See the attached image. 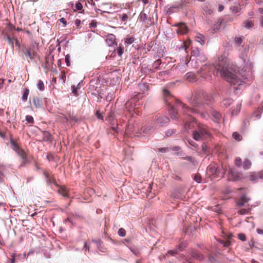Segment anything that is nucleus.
Segmentation results:
<instances>
[{"label": "nucleus", "instance_id": "1", "mask_svg": "<svg viewBox=\"0 0 263 263\" xmlns=\"http://www.w3.org/2000/svg\"><path fill=\"white\" fill-rule=\"evenodd\" d=\"M220 74L231 86H233L235 93H238V90L241 89L243 82L238 78L236 70L232 71L231 67H223L220 70Z\"/></svg>", "mask_w": 263, "mask_h": 263}, {"label": "nucleus", "instance_id": "2", "mask_svg": "<svg viewBox=\"0 0 263 263\" xmlns=\"http://www.w3.org/2000/svg\"><path fill=\"white\" fill-rule=\"evenodd\" d=\"M203 101L208 106H210L214 102L213 95L203 90H198L190 100V103L193 107L202 108Z\"/></svg>", "mask_w": 263, "mask_h": 263}, {"label": "nucleus", "instance_id": "3", "mask_svg": "<svg viewBox=\"0 0 263 263\" xmlns=\"http://www.w3.org/2000/svg\"><path fill=\"white\" fill-rule=\"evenodd\" d=\"M138 86L140 91L136 94H133L131 99L125 104V107L132 116L134 115V108L136 106L135 102L142 98L148 90V85L146 83L139 84Z\"/></svg>", "mask_w": 263, "mask_h": 263}, {"label": "nucleus", "instance_id": "4", "mask_svg": "<svg viewBox=\"0 0 263 263\" xmlns=\"http://www.w3.org/2000/svg\"><path fill=\"white\" fill-rule=\"evenodd\" d=\"M126 111H124V112L123 114L122 119V120L123 122H125L126 120H127L128 121V124L126 126L125 134L127 136H130L132 134L135 132L137 133L139 129V127L137 122L134 121V122L129 120L128 119L129 117H133L134 116V115L132 116V114H130L129 111L127 110V109L125 108ZM135 108H134V114H137L136 111L135 110Z\"/></svg>", "mask_w": 263, "mask_h": 263}, {"label": "nucleus", "instance_id": "5", "mask_svg": "<svg viewBox=\"0 0 263 263\" xmlns=\"http://www.w3.org/2000/svg\"><path fill=\"white\" fill-rule=\"evenodd\" d=\"M218 70L219 69L218 68L216 69V67L214 65L205 64L200 67L197 73L202 78L211 80L212 79V74L214 76L215 72L217 73Z\"/></svg>", "mask_w": 263, "mask_h": 263}, {"label": "nucleus", "instance_id": "6", "mask_svg": "<svg viewBox=\"0 0 263 263\" xmlns=\"http://www.w3.org/2000/svg\"><path fill=\"white\" fill-rule=\"evenodd\" d=\"M163 93L164 97V101L166 105L169 106L168 112L169 115L173 120H177L179 119L177 116V113L176 112L175 107L172 105L173 97L171 96L170 91L165 89L163 90Z\"/></svg>", "mask_w": 263, "mask_h": 263}, {"label": "nucleus", "instance_id": "7", "mask_svg": "<svg viewBox=\"0 0 263 263\" xmlns=\"http://www.w3.org/2000/svg\"><path fill=\"white\" fill-rule=\"evenodd\" d=\"M210 136V133L205 126H199L193 132V137L196 141L205 140Z\"/></svg>", "mask_w": 263, "mask_h": 263}, {"label": "nucleus", "instance_id": "8", "mask_svg": "<svg viewBox=\"0 0 263 263\" xmlns=\"http://www.w3.org/2000/svg\"><path fill=\"white\" fill-rule=\"evenodd\" d=\"M117 116L113 111H110L106 118V120L111 124V128L116 133L119 132L120 128L118 127L119 124L117 123Z\"/></svg>", "mask_w": 263, "mask_h": 263}, {"label": "nucleus", "instance_id": "9", "mask_svg": "<svg viewBox=\"0 0 263 263\" xmlns=\"http://www.w3.org/2000/svg\"><path fill=\"white\" fill-rule=\"evenodd\" d=\"M243 178L241 173L236 171L235 169L230 168L228 175V179L231 181H237Z\"/></svg>", "mask_w": 263, "mask_h": 263}, {"label": "nucleus", "instance_id": "10", "mask_svg": "<svg viewBox=\"0 0 263 263\" xmlns=\"http://www.w3.org/2000/svg\"><path fill=\"white\" fill-rule=\"evenodd\" d=\"M10 143L13 146V150L15 151L21 157L23 160V163L21 165H24L25 162L27 161V156L26 153L24 151L20 148L19 146L14 142L12 138L10 139Z\"/></svg>", "mask_w": 263, "mask_h": 263}, {"label": "nucleus", "instance_id": "11", "mask_svg": "<svg viewBox=\"0 0 263 263\" xmlns=\"http://www.w3.org/2000/svg\"><path fill=\"white\" fill-rule=\"evenodd\" d=\"M176 104L179 107L181 108L183 114L191 116V114H197L198 112L196 109L190 108L186 106L184 104L181 103L179 100H176Z\"/></svg>", "mask_w": 263, "mask_h": 263}, {"label": "nucleus", "instance_id": "12", "mask_svg": "<svg viewBox=\"0 0 263 263\" xmlns=\"http://www.w3.org/2000/svg\"><path fill=\"white\" fill-rule=\"evenodd\" d=\"M174 26L178 27L176 32L178 34L183 35L187 33L189 31V28L184 23H177L175 24Z\"/></svg>", "mask_w": 263, "mask_h": 263}, {"label": "nucleus", "instance_id": "13", "mask_svg": "<svg viewBox=\"0 0 263 263\" xmlns=\"http://www.w3.org/2000/svg\"><path fill=\"white\" fill-rule=\"evenodd\" d=\"M185 64L187 65V67L191 66L192 67L197 68L200 66V63L196 58H191L190 61L187 60L186 58H185L184 60Z\"/></svg>", "mask_w": 263, "mask_h": 263}, {"label": "nucleus", "instance_id": "14", "mask_svg": "<svg viewBox=\"0 0 263 263\" xmlns=\"http://www.w3.org/2000/svg\"><path fill=\"white\" fill-rule=\"evenodd\" d=\"M43 175L46 178V181L48 185H50L52 184H53L57 186H58L54 177H53L52 175L51 176L49 174L45 172H43Z\"/></svg>", "mask_w": 263, "mask_h": 263}, {"label": "nucleus", "instance_id": "15", "mask_svg": "<svg viewBox=\"0 0 263 263\" xmlns=\"http://www.w3.org/2000/svg\"><path fill=\"white\" fill-rule=\"evenodd\" d=\"M156 123L159 126H166L170 122V119L166 116L157 117L156 120Z\"/></svg>", "mask_w": 263, "mask_h": 263}, {"label": "nucleus", "instance_id": "16", "mask_svg": "<svg viewBox=\"0 0 263 263\" xmlns=\"http://www.w3.org/2000/svg\"><path fill=\"white\" fill-rule=\"evenodd\" d=\"M186 247V243L185 242H181L180 244L178 245L177 248L173 250H170L167 252V255H172L174 256L178 253L179 251H181L183 250L184 248Z\"/></svg>", "mask_w": 263, "mask_h": 263}, {"label": "nucleus", "instance_id": "17", "mask_svg": "<svg viewBox=\"0 0 263 263\" xmlns=\"http://www.w3.org/2000/svg\"><path fill=\"white\" fill-rule=\"evenodd\" d=\"M258 178L263 179V170L259 172L258 175L255 173H251L249 176V180L251 181H256Z\"/></svg>", "mask_w": 263, "mask_h": 263}, {"label": "nucleus", "instance_id": "18", "mask_svg": "<svg viewBox=\"0 0 263 263\" xmlns=\"http://www.w3.org/2000/svg\"><path fill=\"white\" fill-rule=\"evenodd\" d=\"M213 121L216 123H219L221 119V114L216 110H213L211 112Z\"/></svg>", "mask_w": 263, "mask_h": 263}, {"label": "nucleus", "instance_id": "19", "mask_svg": "<svg viewBox=\"0 0 263 263\" xmlns=\"http://www.w3.org/2000/svg\"><path fill=\"white\" fill-rule=\"evenodd\" d=\"M23 52L25 57L27 58H29L30 60H34V59L37 54L36 51L30 52V51L25 50L23 49Z\"/></svg>", "mask_w": 263, "mask_h": 263}, {"label": "nucleus", "instance_id": "20", "mask_svg": "<svg viewBox=\"0 0 263 263\" xmlns=\"http://www.w3.org/2000/svg\"><path fill=\"white\" fill-rule=\"evenodd\" d=\"M250 200L251 199L250 198L247 197L246 195H243L237 202V205L239 207L242 206Z\"/></svg>", "mask_w": 263, "mask_h": 263}, {"label": "nucleus", "instance_id": "21", "mask_svg": "<svg viewBox=\"0 0 263 263\" xmlns=\"http://www.w3.org/2000/svg\"><path fill=\"white\" fill-rule=\"evenodd\" d=\"M250 200L251 199L250 198L247 197L246 195H243L237 202V205L239 207L242 206Z\"/></svg>", "mask_w": 263, "mask_h": 263}, {"label": "nucleus", "instance_id": "22", "mask_svg": "<svg viewBox=\"0 0 263 263\" xmlns=\"http://www.w3.org/2000/svg\"><path fill=\"white\" fill-rule=\"evenodd\" d=\"M250 200L251 199L250 198L247 197L246 195H243L237 202V205L239 207L242 206Z\"/></svg>", "mask_w": 263, "mask_h": 263}, {"label": "nucleus", "instance_id": "23", "mask_svg": "<svg viewBox=\"0 0 263 263\" xmlns=\"http://www.w3.org/2000/svg\"><path fill=\"white\" fill-rule=\"evenodd\" d=\"M191 255L192 258L196 260H201L203 259V255L199 253L197 251L192 250Z\"/></svg>", "mask_w": 263, "mask_h": 263}, {"label": "nucleus", "instance_id": "24", "mask_svg": "<svg viewBox=\"0 0 263 263\" xmlns=\"http://www.w3.org/2000/svg\"><path fill=\"white\" fill-rule=\"evenodd\" d=\"M232 236H233V235L231 234H228V235H226V237L227 238V241H224L223 240H219L218 241H219V242L222 245L223 247H229V246L231 245V241H230V240L231 239Z\"/></svg>", "mask_w": 263, "mask_h": 263}, {"label": "nucleus", "instance_id": "25", "mask_svg": "<svg viewBox=\"0 0 263 263\" xmlns=\"http://www.w3.org/2000/svg\"><path fill=\"white\" fill-rule=\"evenodd\" d=\"M185 79L190 82L196 81V74L193 72H187L185 76Z\"/></svg>", "mask_w": 263, "mask_h": 263}, {"label": "nucleus", "instance_id": "26", "mask_svg": "<svg viewBox=\"0 0 263 263\" xmlns=\"http://www.w3.org/2000/svg\"><path fill=\"white\" fill-rule=\"evenodd\" d=\"M32 102L36 108H42L43 107V102L41 99L38 97H34Z\"/></svg>", "mask_w": 263, "mask_h": 263}, {"label": "nucleus", "instance_id": "27", "mask_svg": "<svg viewBox=\"0 0 263 263\" xmlns=\"http://www.w3.org/2000/svg\"><path fill=\"white\" fill-rule=\"evenodd\" d=\"M202 8L204 14L206 15H210L213 12L212 10L210 7V5L207 3L203 4L202 6Z\"/></svg>", "mask_w": 263, "mask_h": 263}, {"label": "nucleus", "instance_id": "28", "mask_svg": "<svg viewBox=\"0 0 263 263\" xmlns=\"http://www.w3.org/2000/svg\"><path fill=\"white\" fill-rule=\"evenodd\" d=\"M218 167L216 166L214 164H210L208 167V171L209 173H211L212 174H217V170Z\"/></svg>", "mask_w": 263, "mask_h": 263}, {"label": "nucleus", "instance_id": "29", "mask_svg": "<svg viewBox=\"0 0 263 263\" xmlns=\"http://www.w3.org/2000/svg\"><path fill=\"white\" fill-rule=\"evenodd\" d=\"M161 60L158 59L156 60L153 64L152 68H149V72H153L154 69H157L158 68L159 66L161 65Z\"/></svg>", "mask_w": 263, "mask_h": 263}, {"label": "nucleus", "instance_id": "30", "mask_svg": "<svg viewBox=\"0 0 263 263\" xmlns=\"http://www.w3.org/2000/svg\"><path fill=\"white\" fill-rule=\"evenodd\" d=\"M29 93V90L27 88H23V91L22 97V100L23 102H26L27 100Z\"/></svg>", "mask_w": 263, "mask_h": 263}, {"label": "nucleus", "instance_id": "31", "mask_svg": "<svg viewBox=\"0 0 263 263\" xmlns=\"http://www.w3.org/2000/svg\"><path fill=\"white\" fill-rule=\"evenodd\" d=\"M43 140L44 141H49L51 139V134L47 131H44L42 133Z\"/></svg>", "mask_w": 263, "mask_h": 263}, {"label": "nucleus", "instance_id": "32", "mask_svg": "<svg viewBox=\"0 0 263 263\" xmlns=\"http://www.w3.org/2000/svg\"><path fill=\"white\" fill-rule=\"evenodd\" d=\"M197 41L200 43L201 45H203L205 43V36L202 34H199L197 36Z\"/></svg>", "mask_w": 263, "mask_h": 263}, {"label": "nucleus", "instance_id": "33", "mask_svg": "<svg viewBox=\"0 0 263 263\" xmlns=\"http://www.w3.org/2000/svg\"><path fill=\"white\" fill-rule=\"evenodd\" d=\"M5 170L6 166L3 164H0V183L4 181L3 177Z\"/></svg>", "mask_w": 263, "mask_h": 263}, {"label": "nucleus", "instance_id": "34", "mask_svg": "<svg viewBox=\"0 0 263 263\" xmlns=\"http://www.w3.org/2000/svg\"><path fill=\"white\" fill-rule=\"evenodd\" d=\"M251 166V161L248 159H246L242 164V167L244 170H248Z\"/></svg>", "mask_w": 263, "mask_h": 263}, {"label": "nucleus", "instance_id": "35", "mask_svg": "<svg viewBox=\"0 0 263 263\" xmlns=\"http://www.w3.org/2000/svg\"><path fill=\"white\" fill-rule=\"evenodd\" d=\"M200 63H204L206 60V58L203 52H201L197 57L196 58Z\"/></svg>", "mask_w": 263, "mask_h": 263}, {"label": "nucleus", "instance_id": "36", "mask_svg": "<svg viewBox=\"0 0 263 263\" xmlns=\"http://www.w3.org/2000/svg\"><path fill=\"white\" fill-rule=\"evenodd\" d=\"M193 180L197 183H200L202 182V177L199 174H195L192 175Z\"/></svg>", "mask_w": 263, "mask_h": 263}, {"label": "nucleus", "instance_id": "37", "mask_svg": "<svg viewBox=\"0 0 263 263\" xmlns=\"http://www.w3.org/2000/svg\"><path fill=\"white\" fill-rule=\"evenodd\" d=\"M233 100L230 98L224 99L222 102V105H223L225 107H228L232 103Z\"/></svg>", "mask_w": 263, "mask_h": 263}, {"label": "nucleus", "instance_id": "38", "mask_svg": "<svg viewBox=\"0 0 263 263\" xmlns=\"http://www.w3.org/2000/svg\"><path fill=\"white\" fill-rule=\"evenodd\" d=\"M226 171L224 168H223V167H221L220 168L218 167V170H217V173L216 175L218 177H223L224 176V174H226Z\"/></svg>", "mask_w": 263, "mask_h": 263}, {"label": "nucleus", "instance_id": "39", "mask_svg": "<svg viewBox=\"0 0 263 263\" xmlns=\"http://www.w3.org/2000/svg\"><path fill=\"white\" fill-rule=\"evenodd\" d=\"M119 17L122 22L126 23L128 18V16L126 13H120L119 14ZM125 24V23H124Z\"/></svg>", "mask_w": 263, "mask_h": 263}, {"label": "nucleus", "instance_id": "40", "mask_svg": "<svg viewBox=\"0 0 263 263\" xmlns=\"http://www.w3.org/2000/svg\"><path fill=\"white\" fill-rule=\"evenodd\" d=\"M138 19L140 22H144L147 20V14L143 11L140 13L138 17Z\"/></svg>", "mask_w": 263, "mask_h": 263}, {"label": "nucleus", "instance_id": "41", "mask_svg": "<svg viewBox=\"0 0 263 263\" xmlns=\"http://www.w3.org/2000/svg\"><path fill=\"white\" fill-rule=\"evenodd\" d=\"M251 208H249L248 209H241V210H239L238 211V213L240 215H244L249 214L250 213V211H251Z\"/></svg>", "mask_w": 263, "mask_h": 263}, {"label": "nucleus", "instance_id": "42", "mask_svg": "<svg viewBox=\"0 0 263 263\" xmlns=\"http://www.w3.org/2000/svg\"><path fill=\"white\" fill-rule=\"evenodd\" d=\"M210 149L209 147L205 145L204 143H203L202 145V152L205 155H208L209 153Z\"/></svg>", "mask_w": 263, "mask_h": 263}, {"label": "nucleus", "instance_id": "43", "mask_svg": "<svg viewBox=\"0 0 263 263\" xmlns=\"http://www.w3.org/2000/svg\"><path fill=\"white\" fill-rule=\"evenodd\" d=\"M37 89L40 91H44L45 90V86L42 80H39L37 85Z\"/></svg>", "mask_w": 263, "mask_h": 263}, {"label": "nucleus", "instance_id": "44", "mask_svg": "<svg viewBox=\"0 0 263 263\" xmlns=\"http://www.w3.org/2000/svg\"><path fill=\"white\" fill-rule=\"evenodd\" d=\"M201 53V52L199 51V50L198 48H195L193 50L192 55L191 58H192V57H194V58H196Z\"/></svg>", "mask_w": 263, "mask_h": 263}, {"label": "nucleus", "instance_id": "45", "mask_svg": "<svg viewBox=\"0 0 263 263\" xmlns=\"http://www.w3.org/2000/svg\"><path fill=\"white\" fill-rule=\"evenodd\" d=\"M135 41V38L133 36L126 39L125 44L126 45H129L133 44Z\"/></svg>", "mask_w": 263, "mask_h": 263}, {"label": "nucleus", "instance_id": "46", "mask_svg": "<svg viewBox=\"0 0 263 263\" xmlns=\"http://www.w3.org/2000/svg\"><path fill=\"white\" fill-rule=\"evenodd\" d=\"M58 192L63 196L68 197V192L65 189L61 188L58 190Z\"/></svg>", "mask_w": 263, "mask_h": 263}, {"label": "nucleus", "instance_id": "47", "mask_svg": "<svg viewBox=\"0 0 263 263\" xmlns=\"http://www.w3.org/2000/svg\"><path fill=\"white\" fill-rule=\"evenodd\" d=\"M244 23L245 27L247 29H250L253 26V23L251 21H246Z\"/></svg>", "mask_w": 263, "mask_h": 263}, {"label": "nucleus", "instance_id": "48", "mask_svg": "<svg viewBox=\"0 0 263 263\" xmlns=\"http://www.w3.org/2000/svg\"><path fill=\"white\" fill-rule=\"evenodd\" d=\"M261 111L259 110H257L254 111L252 115V117H255L257 119H259L261 117Z\"/></svg>", "mask_w": 263, "mask_h": 263}, {"label": "nucleus", "instance_id": "49", "mask_svg": "<svg viewBox=\"0 0 263 263\" xmlns=\"http://www.w3.org/2000/svg\"><path fill=\"white\" fill-rule=\"evenodd\" d=\"M234 42L237 46H239L242 42V39L241 37H235L234 39Z\"/></svg>", "mask_w": 263, "mask_h": 263}, {"label": "nucleus", "instance_id": "50", "mask_svg": "<svg viewBox=\"0 0 263 263\" xmlns=\"http://www.w3.org/2000/svg\"><path fill=\"white\" fill-rule=\"evenodd\" d=\"M176 130L174 129H170L166 131L165 135L167 137H170L173 134H175Z\"/></svg>", "mask_w": 263, "mask_h": 263}, {"label": "nucleus", "instance_id": "51", "mask_svg": "<svg viewBox=\"0 0 263 263\" xmlns=\"http://www.w3.org/2000/svg\"><path fill=\"white\" fill-rule=\"evenodd\" d=\"M118 234L121 237H124L126 235V231L123 228H120L118 230Z\"/></svg>", "mask_w": 263, "mask_h": 263}, {"label": "nucleus", "instance_id": "52", "mask_svg": "<svg viewBox=\"0 0 263 263\" xmlns=\"http://www.w3.org/2000/svg\"><path fill=\"white\" fill-rule=\"evenodd\" d=\"M240 8L236 6H233L231 8V10L233 13H237L239 12Z\"/></svg>", "mask_w": 263, "mask_h": 263}, {"label": "nucleus", "instance_id": "53", "mask_svg": "<svg viewBox=\"0 0 263 263\" xmlns=\"http://www.w3.org/2000/svg\"><path fill=\"white\" fill-rule=\"evenodd\" d=\"M240 106H241V105L240 104L237 105L236 109H234V110H232V116H235V115H237L238 112L240 110V107H241Z\"/></svg>", "mask_w": 263, "mask_h": 263}, {"label": "nucleus", "instance_id": "54", "mask_svg": "<svg viewBox=\"0 0 263 263\" xmlns=\"http://www.w3.org/2000/svg\"><path fill=\"white\" fill-rule=\"evenodd\" d=\"M235 165L237 167H240L242 165V160L239 157L236 158L235 162Z\"/></svg>", "mask_w": 263, "mask_h": 263}, {"label": "nucleus", "instance_id": "55", "mask_svg": "<svg viewBox=\"0 0 263 263\" xmlns=\"http://www.w3.org/2000/svg\"><path fill=\"white\" fill-rule=\"evenodd\" d=\"M233 137L236 140L239 141L241 140V136L240 135L237 133V132H235L233 134Z\"/></svg>", "mask_w": 263, "mask_h": 263}, {"label": "nucleus", "instance_id": "56", "mask_svg": "<svg viewBox=\"0 0 263 263\" xmlns=\"http://www.w3.org/2000/svg\"><path fill=\"white\" fill-rule=\"evenodd\" d=\"M117 52L118 55L119 57L121 56L123 53V48L121 46H119V47H117Z\"/></svg>", "mask_w": 263, "mask_h": 263}, {"label": "nucleus", "instance_id": "57", "mask_svg": "<svg viewBox=\"0 0 263 263\" xmlns=\"http://www.w3.org/2000/svg\"><path fill=\"white\" fill-rule=\"evenodd\" d=\"M70 56L69 54H67L65 56V60L66 64L67 66H69L70 65Z\"/></svg>", "mask_w": 263, "mask_h": 263}, {"label": "nucleus", "instance_id": "58", "mask_svg": "<svg viewBox=\"0 0 263 263\" xmlns=\"http://www.w3.org/2000/svg\"><path fill=\"white\" fill-rule=\"evenodd\" d=\"M26 120L29 123H32L34 121L33 117L30 115H27L26 116Z\"/></svg>", "mask_w": 263, "mask_h": 263}, {"label": "nucleus", "instance_id": "59", "mask_svg": "<svg viewBox=\"0 0 263 263\" xmlns=\"http://www.w3.org/2000/svg\"><path fill=\"white\" fill-rule=\"evenodd\" d=\"M96 116L98 119L103 120V116L99 110L96 111Z\"/></svg>", "mask_w": 263, "mask_h": 263}, {"label": "nucleus", "instance_id": "60", "mask_svg": "<svg viewBox=\"0 0 263 263\" xmlns=\"http://www.w3.org/2000/svg\"><path fill=\"white\" fill-rule=\"evenodd\" d=\"M8 42L9 45L11 46L12 49L14 48V43H13V39L11 37H8Z\"/></svg>", "mask_w": 263, "mask_h": 263}, {"label": "nucleus", "instance_id": "61", "mask_svg": "<svg viewBox=\"0 0 263 263\" xmlns=\"http://www.w3.org/2000/svg\"><path fill=\"white\" fill-rule=\"evenodd\" d=\"M151 129V128L149 126H143L141 128L142 132L146 134L148 133Z\"/></svg>", "mask_w": 263, "mask_h": 263}, {"label": "nucleus", "instance_id": "62", "mask_svg": "<svg viewBox=\"0 0 263 263\" xmlns=\"http://www.w3.org/2000/svg\"><path fill=\"white\" fill-rule=\"evenodd\" d=\"M172 196L173 198L175 199H182V195L180 194L177 192H174Z\"/></svg>", "mask_w": 263, "mask_h": 263}, {"label": "nucleus", "instance_id": "63", "mask_svg": "<svg viewBox=\"0 0 263 263\" xmlns=\"http://www.w3.org/2000/svg\"><path fill=\"white\" fill-rule=\"evenodd\" d=\"M182 159L188 161L189 163H193V158L191 156L184 157Z\"/></svg>", "mask_w": 263, "mask_h": 263}, {"label": "nucleus", "instance_id": "64", "mask_svg": "<svg viewBox=\"0 0 263 263\" xmlns=\"http://www.w3.org/2000/svg\"><path fill=\"white\" fill-rule=\"evenodd\" d=\"M182 5L181 3L176 4L172 6V8L174 9L178 10L179 8H182Z\"/></svg>", "mask_w": 263, "mask_h": 263}]
</instances>
